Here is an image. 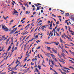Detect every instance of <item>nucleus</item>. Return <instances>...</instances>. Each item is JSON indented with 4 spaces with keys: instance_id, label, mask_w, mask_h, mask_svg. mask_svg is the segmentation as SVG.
Returning a JSON list of instances; mask_svg holds the SVG:
<instances>
[{
    "instance_id": "nucleus-36",
    "label": "nucleus",
    "mask_w": 74,
    "mask_h": 74,
    "mask_svg": "<svg viewBox=\"0 0 74 74\" xmlns=\"http://www.w3.org/2000/svg\"><path fill=\"white\" fill-rule=\"evenodd\" d=\"M49 54H50V55L52 56V57H53V56H55L53 55V54H51L50 53H49Z\"/></svg>"
},
{
    "instance_id": "nucleus-63",
    "label": "nucleus",
    "mask_w": 74,
    "mask_h": 74,
    "mask_svg": "<svg viewBox=\"0 0 74 74\" xmlns=\"http://www.w3.org/2000/svg\"><path fill=\"white\" fill-rule=\"evenodd\" d=\"M69 32H71V33H72V31L70 30V29H69Z\"/></svg>"
},
{
    "instance_id": "nucleus-26",
    "label": "nucleus",
    "mask_w": 74,
    "mask_h": 74,
    "mask_svg": "<svg viewBox=\"0 0 74 74\" xmlns=\"http://www.w3.org/2000/svg\"><path fill=\"white\" fill-rule=\"evenodd\" d=\"M47 48H48V49L49 50H50V49H51V47H47Z\"/></svg>"
},
{
    "instance_id": "nucleus-22",
    "label": "nucleus",
    "mask_w": 74,
    "mask_h": 74,
    "mask_svg": "<svg viewBox=\"0 0 74 74\" xmlns=\"http://www.w3.org/2000/svg\"><path fill=\"white\" fill-rule=\"evenodd\" d=\"M38 67L39 69H41V66L38 65Z\"/></svg>"
},
{
    "instance_id": "nucleus-53",
    "label": "nucleus",
    "mask_w": 74,
    "mask_h": 74,
    "mask_svg": "<svg viewBox=\"0 0 74 74\" xmlns=\"http://www.w3.org/2000/svg\"><path fill=\"white\" fill-rule=\"evenodd\" d=\"M69 52H71V54H73V52H71V50H69Z\"/></svg>"
},
{
    "instance_id": "nucleus-49",
    "label": "nucleus",
    "mask_w": 74,
    "mask_h": 74,
    "mask_svg": "<svg viewBox=\"0 0 74 74\" xmlns=\"http://www.w3.org/2000/svg\"><path fill=\"white\" fill-rule=\"evenodd\" d=\"M32 44H31L30 45L29 47V48H31V47H32Z\"/></svg>"
},
{
    "instance_id": "nucleus-52",
    "label": "nucleus",
    "mask_w": 74,
    "mask_h": 74,
    "mask_svg": "<svg viewBox=\"0 0 74 74\" xmlns=\"http://www.w3.org/2000/svg\"><path fill=\"white\" fill-rule=\"evenodd\" d=\"M14 62H15V61H14L12 63H11V65H12L13 64H14Z\"/></svg>"
},
{
    "instance_id": "nucleus-31",
    "label": "nucleus",
    "mask_w": 74,
    "mask_h": 74,
    "mask_svg": "<svg viewBox=\"0 0 74 74\" xmlns=\"http://www.w3.org/2000/svg\"><path fill=\"white\" fill-rule=\"evenodd\" d=\"M27 58H28V57H27L26 58H25V61H26L27 59Z\"/></svg>"
},
{
    "instance_id": "nucleus-34",
    "label": "nucleus",
    "mask_w": 74,
    "mask_h": 74,
    "mask_svg": "<svg viewBox=\"0 0 74 74\" xmlns=\"http://www.w3.org/2000/svg\"><path fill=\"white\" fill-rule=\"evenodd\" d=\"M52 19H54V21H55V22H56V19H55L54 18H52V17H51Z\"/></svg>"
},
{
    "instance_id": "nucleus-12",
    "label": "nucleus",
    "mask_w": 74,
    "mask_h": 74,
    "mask_svg": "<svg viewBox=\"0 0 74 74\" xmlns=\"http://www.w3.org/2000/svg\"><path fill=\"white\" fill-rule=\"evenodd\" d=\"M64 69L65 70H70V69H69L68 68H66L65 67H64Z\"/></svg>"
},
{
    "instance_id": "nucleus-2",
    "label": "nucleus",
    "mask_w": 74,
    "mask_h": 74,
    "mask_svg": "<svg viewBox=\"0 0 74 74\" xmlns=\"http://www.w3.org/2000/svg\"><path fill=\"white\" fill-rule=\"evenodd\" d=\"M44 27H45V25H43L41 27V28H42V31H44V29H45V28Z\"/></svg>"
},
{
    "instance_id": "nucleus-13",
    "label": "nucleus",
    "mask_w": 74,
    "mask_h": 74,
    "mask_svg": "<svg viewBox=\"0 0 74 74\" xmlns=\"http://www.w3.org/2000/svg\"><path fill=\"white\" fill-rule=\"evenodd\" d=\"M13 40H14V38H13V37H12L11 38V41L12 42H13Z\"/></svg>"
},
{
    "instance_id": "nucleus-20",
    "label": "nucleus",
    "mask_w": 74,
    "mask_h": 74,
    "mask_svg": "<svg viewBox=\"0 0 74 74\" xmlns=\"http://www.w3.org/2000/svg\"><path fill=\"white\" fill-rule=\"evenodd\" d=\"M38 35H36V36H35V39H34V40H35V39H36V38H38Z\"/></svg>"
},
{
    "instance_id": "nucleus-9",
    "label": "nucleus",
    "mask_w": 74,
    "mask_h": 74,
    "mask_svg": "<svg viewBox=\"0 0 74 74\" xmlns=\"http://www.w3.org/2000/svg\"><path fill=\"white\" fill-rule=\"evenodd\" d=\"M15 29H13V30L12 31H11V32H10L9 33L10 34H12V33H14V30Z\"/></svg>"
},
{
    "instance_id": "nucleus-64",
    "label": "nucleus",
    "mask_w": 74,
    "mask_h": 74,
    "mask_svg": "<svg viewBox=\"0 0 74 74\" xmlns=\"http://www.w3.org/2000/svg\"><path fill=\"white\" fill-rule=\"evenodd\" d=\"M36 14V12H34L33 14V15H34V14Z\"/></svg>"
},
{
    "instance_id": "nucleus-29",
    "label": "nucleus",
    "mask_w": 74,
    "mask_h": 74,
    "mask_svg": "<svg viewBox=\"0 0 74 74\" xmlns=\"http://www.w3.org/2000/svg\"><path fill=\"white\" fill-rule=\"evenodd\" d=\"M23 10L24 11H25V10H26V8L25 7H23Z\"/></svg>"
},
{
    "instance_id": "nucleus-38",
    "label": "nucleus",
    "mask_w": 74,
    "mask_h": 74,
    "mask_svg": "<svg viewBox=\"0 0 74 74\" xmlns=\"http://www.w3.org/2000/svg\"><path fill=\"white\" fill-rule=\"evenodd\" d=\"M9 55H10V54H9V55L6 57V59H5L6 60H7V58H8V56H9Z\"/></svg>"
},
{
    "instance_id": "nucleus-35",
    "label": "nucleus",
    "mask_w": 74,
    "mask_h": 74,
    "mask_svg": "<svg viewBox=\"0 0 74 74\" xmlns=\"http://www.w3.org/2000/svg\"><path fill=\"white\" fill-rule=\"evenodd\" d=\"M53 71H54V72L55 73H54V74H57V72H56V71H55V70H54Z\"/></svg>"
},
{
    "instance_id": "nucleus-45",
    "label": "nucleus",
    "mask_w": 74,
    "mask_h": 74,
    "mask_svg": "<svg viewBox=\"0 0 74 74\" xmlns=\"http://www.w3.org/2000/svg\"><path fill=\"white\" fill-rule=\"evenodd\" d=\"M3 49H4V48H3L2 49H1L0 50V51H3Z\"/></svg>"
},
{
    "instance_id": "nucleus-40",
    "label": "nucleus",
    "mask_w": 74,
    "mask_h": 74,
    "mask_svg": "<svg viewBox=\"0 0 74 74\" xmlns=\"http://www.w3.org/2000/svg\"><path fill=\"white\" fill-rule=\"evenodd\" d=\"M18 62H19V61H18V60H17L16 62V64H17L18 63Z\"/></svg>"
},
{
    "instance_id": "nucleus-18",
    "label": "nucleus",
    "mask_w": 74,
    "mask_h": 74,
    "mask_svg": "<svg viewBox=\"0 0 74 74\" xmlns=\"http://www.w3.org/2000/svg\"><path fill=\"white\" fill-rule=\"evenodd\" d=\"M65 37H66V38H68V40H70V39H71V38H69L68 36H66Z\"/></svg>"
},
{
    "instance_id": "nucleus-62",
    "label": "nucleus",
    "mask_w": 74,
    "mask_h": 74,
    "mask_svg": "<svg viewBox=\"0 0 74 74\" xmlns=\"http://www.w3.org/2000/svg\"><path fill=\"white\" fill-rule=\"evenodd\" d=\"M53 32H51V36H53V34L52 33Z\"/></svg>"
},
{
    "instance_id": "nucleus-11",
    "label": "nucleus",
    "mask_w": 74,
    "mask_h": 74,
    "mask_svg": "<svg viewBox=\"0 0 74 74\" xmlns=\"http://www.w3.org/2000/svg\"><path fill=\"white\" fill-rule=\"evenodd\" d=\"M70 16L71 17V18H72L73 17H74V16H73V15H72L71 14H70Z\"/></svg>"
},
{
    "instance_id": "nucleus-51",
    "label": "nucleus",
    "mask_w": 74,
    "mask_h": 74,
    "mask_svg": "<svg viewBox=\"0 0 74 74\" xmlns=\"http://www.w3.org/2000/svg\"><path fill=\"white\" fill-rule=\"evenodd\" d=\"M12 2H13V3H14L15 4H16V3H15V2L13 0H12Z\"/></svg>"
},
{
    "instance_id": "nucleus-32",
    "label": "nucleus",
    "mask_w": 74,
    "mask_h": 74,
    "mask_svg": "<svg viewBox=\"0 0 74 74\" xmlns=\"http://www.w3.org/2000/svg\"><path fill=\"white\" fill-rule=\"evenodd\" d=\"M40 40H37V41H36V42H37V43H38V42H40Z\"/></svg>"
},
{
    "instance_id": "nucleus-21",
    "label": "nucleus",
    "mask_w": 74,
    "mask_h": 74,
    "mask_svg": "<svg viewBox=\"0 0 74 74\" xmlns=\"http://www.w3.org/2000/svg\"><path fill=\"white\" fill-rule=\"evenodd\" d=\"M12 70H16V68H15H15H12Z\"/></svg>"
},
{
    "instance_id": "nucleus-19",
    "label": "nucleus",
    "mask_w": 74,
    "mask_h": 74,
    "mask_svg": "<svg viewBox=\"0 0 74 74\" xmlns=\"http://www.w3.org/2000/svg\"><path fill=\"white\" fill-rule=\"evenodd\" d=\"M59 42L56 43V42L55 45H59Z\"/></svg>"
},
{
    "instance_id": "nucleus-37",
    "label": "nucleus",
    "mask_w": 74,
    "mask_h": 74,
    "mask_svg": "<svg viewBox=\"0 0 74 74\" xmlns=\"http://www.w3.org/2000/svg\"><path fill=\"white\" fill-rule=\"evenodd\" d=\"M51 63L52 64H53H53H54V63L53 62V61H52V60L51 61Z\"/></svg>"
},
{
    "instance_id": "nucleus-3",
    "label": "nucleus",
    "mask_w": 74,
    "mask_h": 74,
    "mask_svg": "<svg viewBox=\"0 0 74 74\" xmlns=\"http://www.w3.org/2000/svg\"><path fill=\"white\" fill-rule=\"evenodd\" d=\"M61 55L62 56H63V58H64V57H65V56H66V55L64 54V53H63L62 52L61 53Z\"/></svg>"
},
{
    "instance_id": "nucleus-6",
    "label": "nucleus",
    "mask_w": 74,
    "mask_h": 74,
    "mask_svg": "<svg viewBox=\"0 0 74 74\" xmlns=\"http://www.w3.org/2000/svg\"><path fill=\"white\" fill-rule=\"evenodd\" d=\"M30 25V24H28L25 27V29H26V28H27V27H29Z\"/></svg>"
},
{
    "instance_id": "nucleus-48",
    "label": "nucleus",
    "mask_w": 74,
    "mask_h": 74,
    "mask_svg": "<svg viewBox=\"0 0 74 74\" xmlns=\"http://www.w3.org/2000/svg\"><path fill=\"white\" fill-rule=\"evenodd\" d=\"M18 44H19V42H17V44L16 45V46L17 47H18Z\"/></svg>"
},
{
    "instance_id": "nucleus-44",
    "label": "nucleus",
    "mask_w": 74,
    "mask_h": 74,
    "mask_svg": "<svg viewBox=\"0 0 74 74\" xmlns=\"http://www.w3.org/2000/svg\"><path fill=\"white\" fill-rule=\"evenodd\" d=\"M72 20L73 21H74V18L72 17V18H71Z\"/></svg>"
},
{
    "instance_id": "nucleus-39",
    "label": "nucleus",
    "mask_w": 74,
    "mask_h": 74,
    "mask_svg": "<svg viewBox=\"0 0 74 74\" xmlns=\"http://www.w3.org/2000/svg\"><path fill=\"white\" fill-rule=\"evenodd\" d=\"M35 5H36V7H39V5H37L36 4H34Z\"/></svg>"
},
{
    "instance_id": "nucleus-60",
    "label": "nucleus",
    "mask_w": 74,
    "mask_h": 74,
    "mask_svg": "<svg viewBox=\"0 0 74 74\" xmlns=\"http://www.w3.org/2000/svg\"><path fill=\"white\" fill-rule=\"evenodd\" d=\"M18 65V64H17V65H16V66H15V68H16V67H17L18 66V65Z\"/></svg>"
},
{
    "instance_id": "nucleus-5",
    "label": "nucleus",
    "mask_w": 74,
    "mask_h": 74,
    "mask_svg": "<svg viewBox=\"0 0 74 74\" xmlns=\"http://www.w3.org/2000/svg\"><path fill=\"white\" fill-rule=\"evenodd\" d=\"M58 25H56V27H55V29H53V31H54V33H55V29H56V28H57V27H58Z\"/></svg>"
},
{
    "instance_id": "nucleus-4",
    "label": "nucleus",
    "mask_w": 74,
    "mask_h": 74,
    "mask_svg": "<svg viewBox=\"0 0 74 74\" xmlns=\"http://www.w3.org/2000/svg\"><path fill=\"white\" fill-rule=\"evenodd\" d=\"M52 51L54 52L55 53H57V51L55 50L54 48H52Z\"/></svg>"
},
{
    "instance_id": "nucleus-50",
    "label": "nucleus",
    "mask_w": 74,
    "mask_h": 74,
    "mask_svg": "<svg viewBox=\"0 0 74 74\" xmlns=\"http://www.w3.org/2000/svg\"><path fill=\"white\" fill-rule=\"evenodd\" d=\"M27 32V31H26L22 35V36H23V35H24V34H25L26 33V32Z\"/></svg>"
},
{
    "instance_id": "nucleus-56",
    "label": "nucleus",
    "mask_w": 74,
    "mask_h": 74,
    "mask_svg": "<svg viewBox=\"0 0 74 74\" xmlns=\"http://www.w3.org/2000/svg\"><path fill=\"white\" fill-rule=\"evenodd\" d=\"M31 65H34V63H33L32 62H31Z\"/></svg>"
},
{
    "instance_id": "nucleus-57",
    "label": "nucleus",
    "mask_w": 74,
    "mask_h": 74,
    "mask_svg": "<svg viewBox=\"0 0 74 74\" xmlns=\"http://www.w3.org/2000/svg\"><path fill=\"white\" fill-rule=\"evenodd\" d=\"M18 33V31H16L14 33V34H16V33Z\"/></svg>"
},
{
    "instance_id": "nucleus-15",
    "label": "nucleus",
    "mask_w": 74,
    "mask_h": 74,
    "mask_svg": "<svg viewBox=\"0 0 74 74\" xmlns=\"http://www.w3.org/2000/svg\"><path fill=\"white\" fill-rule=\"evenodd\" d=\"M11 48V46H10L8 48V51H10V50Z\"/></svg>"
},
{
    "instance_id": "nucleus-23",
    "label": "nucleus",
    "mask_w": 74,
    "mask_h": 74,
    "mask_svg": "<svg viewBox=\"0 0 74 74\" xmlns=\"http://www.w3.org/2000/svg\"><path fill=\"white\" fill-rule=\"evenodd\" d=\"M33 40H34V38H32L31 40H29V41H32Z\"/></svg>"
},
{
    "instance_id": "nucleus-24",
    "label": "nucleus",
    "mask_w": 74,
    "mask_h": 74,
    "mask_svg": "<svg viewBox=\"0 0 74 74\" xmlns=\"http://www.w3.org/2000/svg\"><path fill=\"white\" fill-rule=\"evenodd\" d=\"M35 72H38V69H37V68H36V69H35Z\"/></svg>"
},
{
    "instance_id": "nucleus-42",
    "label": "nucleus",
    "mask_w": 74,
    "mask_h": 74,
    "mask_svg": "<svg viewBox=\"0 0 74 74\" xmlns=\"http://www.w3.org/2000/svg\"><path fill=\"white\" fill-rule=\"evenodd\" d=\"M37 10H39V7H37L36 10V11H37Z\"/></svg>"
},
{
    "instance_id": "nucleus-17",
    "label": "nucleus",
    "mask_w": 74,
    "mask_h": 74,
    "mask_svg": "<svg viewBox=\"0 0 74 74\" xmlns=\"http://www.w3.org/2000/svg\"><path fill=\"white\" fill-rule=\"evenodd\" d=\"M65 15L66 16H69V13H66Z\"/></svg>"
},
{
    "instance_id": "nucleus-46",
    "label": "nucleus",
    "mask_w": 74,
    "mask_h": 74,
    "mask_svg": "<svg viewBox=\"0 0 74 74\" xmlns=\"http://www.w3.org/2000/svg\"><path fill=\"white\" fill-rule=\"evenodd\" d=\"M57 25H58V24H59V21H57L56 23Z\"/></svg>"
},
{
    "instance_id": "nucleus-59",
    "label": "nucleus",
    "mask_w": 74,
    "mask_h": 74,
    "mask_svg": "<svg viewBox=\"0 0 74 74\" xmlns=\"http://www.w3.org/2000/svg\"><path fill=\"white\" fill-rule=\"evenodd\" d=\"M37 72H38V74H40V72L39 71H38Z\"/></svg>"
},
{
    "instance_id": "nucleus-33",
    "label": "nucleus",
    "mask_w": 74,
    "mask_h": 74,
    "mask_svg": "<svg viewBox=\"0 0 74 74\" xmlns=\"http://www.w3.org/2000/svg\"><path fill=\"white\" fill-rule=\"evenodd\" d=\"M23 57V56H21V58L18 57V59H22V58Z\"/></svg>"
},
{
    "instance_id": "nucleus-55",
    "label": "nucleus",
    "mask_w": 74,
    "mask_h": 74,
    "mask_svg": "<svg viewBox=\"0 0 74 74\" xmlns=\"http://www.w3.org/2000/svg\"><path fill=\"white\" fill-rule=\"evenodd\" d=\"M40 48H41V46H39V47H38L37 48V49H40Z\"/></svg>"
},
{
    "instance_id": "nucleus-61",
    "label": "nucleus",
    "mask_w": 74,
    "mask_h": 74,
    "mask_svg": "<svg viewBox=\"0 0 74 74\" xmlns=\"http://www.w3.org/2000/svg\"><path fill=\"white\" fill-rule=\"evenodd\" d=\"M13 73L14 74H16V73H17V72H16L13 71Z\"/></svg>"
},
{
    "instance_id": "nucleus-8",
    "label": "nucleus",
    "mask_w": 74,
    "mask_h": 74,
    "mask_svg": "<svg viewBox=\"0 0 74 74\" xmlns=\"http://www.w3.org/2000/svg\"><path fill=\"white\" fill-rule=\"evenodd\" d=\"M52 21H51V23H50V27H52Z\"/></svg>"
},
{
    "instance_id": "nucleus-30",
    "label": "nucleus",
    "mask_w": 74,
    "mask_h": 74,
    "mask_svg": "<svg viewBox=\"0 0 74 74\" xmlns=\"http://www.w3.org/2000/svg\"><path fill=\"white\" fill-rule=\"evenodd\" d=\"M52 16H54V17H56V15H55L54 14H52Z\"/></svg>"
},
{
    "instance_id": "nucleus-1",
    "label": "nucleus",
    "mask_w": 74,
    "mask_h": 74,
    "mask_svg": "<svg viewBox=\"0 0 74 74\" xmlns=\"http://www.w3.org/2000/svg\"><path fill=\"white\" fill-rule=\"evenodd\" d=\"M2 28L4 30L6 31V32H8V28L5 26H4V25H2Z\"/></svg>"
},
{
    "instance_id": "nucleus-25",
    "label": "nucleus",
    "mask_w": 74,
    "mask_h": 74,
    "mask_svg": "<svg viewBox=\"0 0 74 74\" xmlns=\"http://www.w3.org/2000/svg\"><path fill=\"white\" fill-rule=\"evenodd\" d=\"M69 68H70V69H73V70H74V68L71 66H70V67H69Z\"/></svg>"
},
{
    "instance_id": "nucleus-10",
    "label": "nucleus",
    "mask_w": 74,
    "mask_h": 74,
    "mask_svg": "<svg viewBox=\"0 0 74 74\" xmlns=\"http://www.w3.org/2000/svg\"><path fill=\"white\" fill-rule=\"evenodd\" d=\"M14 31H13L14 33V32H15V31H16V30H17V29H18V27H17L16 28H14Z\"/></svg>"
},
{
    "instance_id": "nucleus-41",
    "label": "nucleus",
    "mask_w": 74,
    "mask_h": 74,
    "mask_svg": "<svg viewBox=\"0 0 74 74\" xmlns=\"http://www.w3.org/2000/svg\"><path fill=\"white\" fill-rule=\"evenodd\" d=\"M8 53L7 52H6V53L5 54V56H4V58H5V57H6V56H7V53Z\"/></svg>"
},
{
    "instance_id": "nucleus-14",
    "label": "nucleus",
    "mask_w": 74,
    "mask_h": 74,
    "mask_svg": "<svg viewBox=\"0 0 74 74\" xmlns=\"http://www.w3.org/2000/svg\"><path fill=\"white\" fill-rule=\"evenodd\" d=\"M44 63H45V62H44V61H43V62L42 63V66H44V67H46V66H45V65L44 64Z\"/></svg>"
},
{
    "instance_id": "nucleus-43",
    "label": "nucleus",
    "mask_w": 74,
    "mask_h": 74,
    "mask_svg": "<svg viewBox=\"0 0 74 74\" xmlns=\"http://www.w3.org/2000/svg\"><path fill=\"white\" fill-rule=\"evenodd\" d=\"M37 56H38V58H40V56H39V54H38H38Z\"/></svg>"
},
{
    "instance_id": "nucleus-58",
    "label": "nucleus",
    "mask_w": 74,
    "mask_h": 74,
    "mask_svg": "<svg viewBox=\"0 0 74 74\" xmlns=\"http://www.w3.org/2000/svg\"><path fill=\"white\" fill-rule=\"evenodd\" d=\"M11 67H9L8 68V70H11Z\"/></svg>"
},
{
    "instance_id": "nucleus-47",
    "label": "nucleus",
    "mask_w": 74,
    "mask_h": 74,
    "mask_svg": "<svg viewBox=\"0 0 74 74\" xmlns=\"http://www.w3.org/2000/svg\"><path fill=\"white\" fill-rule=\"evenodd\" d=\"M61 62H62V63H63V64H64L65 63V62H64L63 60L61 61Z\"/></svg>"
},
{
    "instance_id": "nucleus-7",
    "label": "nucleus",
    "mask_w": 74,
    "mask_h": 74,
    "mask_svg": "<svg viewBox=\"0 0 74 74\" xmlns=\"http://www.w3.org/2000/svg\"><path fill=\"white\" fill-rule=\"evenodd\" d=\"M55 42H51V43L48 42L47 44H53V43H55Z\"/></svg>"
},
{
    "instance_id": "nucleus-16",
    "label": "nucleus",
    "mask_w": 74,
    "mask_h": 74,
    "mask_svg": "<svg viewBox=\"0 0 74 74\" xmlns=\"http://www.w3.org/2000/svg\"><path fill=\"white\" fill-rule=\"evenodd\" d=\"M18 13H17V11H15L14 12V13H13V15H15V14H17Z\"/></svg>"
},
{
    "instance_id": "nucleus-27",
    "label": "nucleus",
    "mask_w": 74,
    "mask_h": 74,
    "mask_svg": "<svg viewBox=\"0 0 74 74\" xmlns=\"http://www.w3.org/2000/svg\"><path fill=\"white\" fill-rule=\"evenodd\" d=\"M54 60L55 61V62H58V60H56V58H54Z\"/></svg>"
},
{
    "instance_id": "nucleus-54",
    "label": "nucleus",
    "mask_w": 74,
    "mask_h": 74,
    "mask_svg": "<svg viewBox=\"0 0 74 74\" xmlns=\"http://www.w3.org/2000/svg\"><path fill=\"white\" fill-rule=\"evenodd\" d=\"M65 48H68V49L69 48V47H67V46H65Z\"/></svg>"
},
{
    "instance_id": "nucleus-28",
    "label": "nucleus",
    "mask_w": 74,
    "mask_h": 74,
    "mask_svg": "<svg viewBox=\"0 0 74 74\" xmlns=\"http://www.w3.org/2000/svg\"><path fill=\"white\" fill-rule=\"evenodd\" d=\"M60 41L61 42H63V40L62 39H61V38H60Z\"/></svg>"
}]
</instances>
